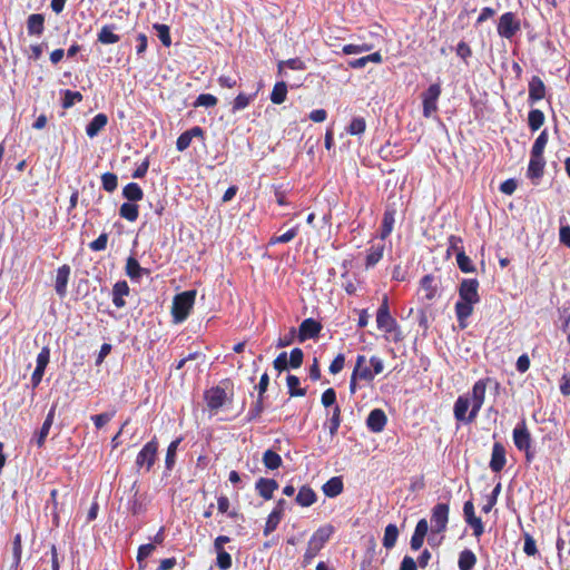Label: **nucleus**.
I'll return each mask as SVG.
<instances>
[{
	"label": "nucleus",
	"instance_id": "obj_13",
	"mask_svg": "<svg viewBox=\"0 0 570 570\" xmlns=\"http://www.w3.org/2000/svg\"><path fill=\"white\" fill-rule=\"evenodd\" d=\"M70 273H71V268L67 264L60 266L57 271V276H56V281H55V291L60 298H63L67 295V285H68Z\"/></svg>",
	"mask_w": 570,
	"mask_h": 570
},
{
	"label": "nucleus",
	"instance_id": "obj_8",
	"mask_svg": "<svg viewBox=\"0 0 570 570\" xmlns=\"http://www.w3.org/2000/svg\"><path fill=\"white\" fill-rule=\"evenodd\" d=\"M376 323L377 327L386 333H391L396 325L395 320L390 314L387 296L383 297L382 304L377 309Z\"/></svg>",
	"mask_w": 570,
	"mask_h": 570
},
{
	"label": "nucleus",
	"instance_id": "obj_7",
	"mask_svg": "<svg viewBox=\"0 0 570 570\" xmlns=\"http://www.w3.org/2000/svg\"><path fill=\"white\" fill-rule=\"evenodd\" d=\"M441 95V86L439 83L431 85L423 94V116L430 118L438 110V100Z\"/></svg>",
	"mask_w": 570,
	"mask_h": 570
},
{
	"label": "nucleus",
	"instance_id": "obj_56",
	"mask_svg": "<svg viewBox=\"0 0 570 570\" xmlns=\"http://www.w3.org/2000/svg\"><path fill=\"white\" fill-rule=\"evenodd\" d=\"M341 424V409L338 405H335L333 409V414L330 420V434L333 436L337 433V430Z\"/></svg>",
	"mask_w": 570,
	"mask_h": 570
},
{
	"label": "nucleus",
	"instance_id": "obj_2",
	"mask_svg": "<svg viewBox=\"0 0 570 570\" xmlns=\"http://www.w3.org/2000/svg\"><path fill=\"white\" fill-rule=\"evenodd\" d=\"M334 533V527L326 524L318 528L311 537L306 551L304 553V563L308 564L322 550L324 544L328 541L331 535Z\"/></svg>",
	"mask_w": 570,
	"mask_h": 570
},
{
	"label": "nucleus",
	"instance_id": "obj_45",
	"mask_svg": "<svg viewBox=\"0 0 570 570\" xmlns=\"http://www.w3.org/2000/svg\"><path fill=\"white\" fill-rule=\"evenodd\" d=\"M547 142H548V132L544 129L537 137V139L532 146L531 154H534V156L543 155Z\"/></svg>",
	"mask_w": 570,
	"mask_h": 570
},
{
	"label": "nucleus",
	"instance_id": "obj_24",
	"mask_svg": "<svg viewBox=\"0 0 570 570\" xmlns=\"http://www.w3.org/2000/svg\"><path fill=\"white\" fill-rule=\"evenodd\" d=\"M295 501L301 507H311L316 501V493L308 485H303L299 489L295 498Z\"/></svg>",
	"mask_w": 570,
	"mask_h": 570
},
{
	"label": "nucleus",
	"instance_id": "obj_12",
	"mask_svg": "<svg viewBox=\"0 0 570 570\" xmlns=\"http://www.w3.org/2000/svg\"><path fill=\"white\" fill-rule=\"evenodd\" d=\"M507 463L505 459V448L502 443L495 442L492 448V454L490 460V469L499 473L503 470L504 465Z\"/></svg>",
	"mask_w": 570,
	"mask_h": 570
},
{
	"label": "nucleus",
	"instance_id": "obj_60",
	"mask_svg": "<svg viewBox=\"0 0 570 570\" xmlns=\"http://www.w3.org/2000/svg\"><path fill=\"white\" fill-rule=\"evenodd\" d=\"M154 550L155 544L153 543L140 546L137 553V561L141 563L146 558H148L154 552ZM140 568H142V564H140Z\"/></svg>",
	"mask_w": 570,
	"mask_h": 570
},
{
	"label": "nucleus",
	"instance_id": "obj_28",
	"mask_svg": "<svg viewBox=\"0 0 570 570\" xmlns=\"http://www.w3.org/2000/svg\"><path fill=\"white\" fill-rule=\"evenodd\" d=\"M122 195L128 202L132 203L141 200L144 191L138 184L129 183L124 187Z\"/></svg>",
	"mask_w": 570,
	"mask_h": 570
},
{
	"label": "nucleus",
	"instance_id": "obj_43",
	"mask_svg": "<svg viewBox=\"0 0 570 570\" xmlns=\"http://www.w3.org/2000/svg\"><path fill=\"white\" fill-rule=\"evenodd\" d=\"M456 263H458L459 268L463 273H473V272H475V267H474L472 261L470 259L469 256L465 255L464 252L458 253V255H456Z\"/></svg>",
	"mask_w": 570,
	"mask_h": 570
},
{
	"label": "nucleus",
	"instance_id": "obj_18",
	"mask_svg": "<svg viewBox=\"0 0 570 570\" xmlns=\"http://www.w3.org/2000/svg\"><path fill=\"white\" fill-rule=\"evenodd\" d=\"M194 137H200L203 138L204 137V130L198 127V126H195L193 127L191 129L189 130H186L184 131L178 138H177V141H176V147L179 151H184L186 150L189 146H190V142H191V139Z\"/></svg>",
	"mask_w": 570,
	"mask_h": 570
},
{
	"label": "nucleus",
	"instance_id": "obj_15",
	"mask_svg": "<svg viewBox=\"0 0 570 570\" xmlns=\"http://www.w3.org/2000/svg\"><path fill=\"white\" fill-rule=\"evenodd\" d=\"M205 400L210 410H218L226 401V392L219 386L212 387L205 393Z\"/></svg>",
	"mask_w": 570,
	"mask_h": 570
},
{
	"label": "nucleus",
	"instance_id": "obj_46",
	"mask_svg": "<svg viewBox=\"0 0 570 570\" xmlns=\"http://www.w3.org/2000/svg\"><path fill=\"white\" fill-rule=\"evenodd\" d=\"M282 520V515H279V511H272L267 518L265 528H264V534L268 535L271 534L279 524Z\"/></svg>",
	"mask_w": 570,
	"mask_h": 570
},
{
	"label": "nucleus",
	"instance_id": "obj_47",
	"mask_svg": "<svg viewBox=\"0 0 570 570\" xmlns=\"http://www.w3.org/2000/svg\"><path fill=\"white\" fill-rule=\"evenodd\" d=\"M366 122L363 117H355L352 119L350 126L347 127V132L350 135H361L365 131Z\"/></svg>",
	"mask_w": 570,
	"mask_h": 570
},
{
	"label": "nucleus",
	"instance_id": "obj_39",
	"mask_svg": "<svg viewBox=\"0 0 570 570\" xmlns=\"http://www.w3.org/2000/svg\"><path fill=\"white\" fill-rule=\"evenodd\" d=\"M544 122V114L539 109L530 110L528 115V125L532 131L538 130Z\"/></svg>",
	"mask_w": 570,
	"mask_h": 570
},
{
	"label": "nucleus",
	"instance_id": "obj_36",
	"mask_svg": "<svg viewBox=\"0 0 570 570\" xmlns=\"http://www.w3.org/2000/svg\"><path fill=\"white\" fill-rule=\"evenodd\" d=\"M138 205L130 202L124 203L119 209L120 217L127 219L128 222H135L138 218Z\"/></svg>",
	"mask_w": 570,
	"mask_h": 570
},
{
	"label": "nucleus",
	"instance_id": "obj_27",
	"mask_svg": "<svg viewBox=\"0 0 570 570\" xmlns=\"http://www.w3.org/2000/svg\"><path fill=\"white\" fill-rule=\"evenodd\" d=\"M476 564V557L472 550L464 549L459 556L458 566L460 570H472Z\"/></svg>",
	"mask_w": 570,
	"mask_h": 570
},
{
	"label": "nucleus",
	"instance_id": "obj_62",
	"mask_svg": "<svg viewBox=\"0 0 570 570\" xmlns=\"http://www.w3.org/2000/svg\"><path fill=\"white\" fill-rule=\"evenodd\" d=\"M108 242V234L102 233L97 239L89 244L90 249L94 252H100L106 249Z\"/></svg>",
	"mask_w": 570,
	"mask_h": 570
},
{
	"label": "nucleus",
	"instance_id": "obj_4",
	"mask_svg": "<svg viewBox=\"0 0 570 570\" xmlns=\"http://www.w3.org/2000/svg\"><path fill=\"white\" fill-rule=\"evenodd\" d=\"M158 451V442L156 438L146 443L142 449L139 451L136 458V466L138 469H145L146 471H150L153 468Z\"/></svg>",
	"mask_w": 570,
	"mask_h": 570
},
{
	"label": "nucleus",
	"instance_id": "obj_42",
	"mask_svg": "<svg viewBox=\"0 0 570 570\" xmlns=\"http://www.w3.org/2000/svg\"><path fill=\"white\" fill-rule=\"evenodd\" d=\"M53 417H55V406H52L49 411V413L47 414V417L41 426V431L40 433L38 434V446L41 445L43 439L48 435V432L52 425V422H53Z\"/></svg>",
	"mask_w": 570,
	"mask_h": 570
},
{
	"label": "nucleus",
	"instance_id": "obj_54",
	"mask_svg": "<svg viewBox=\"0 0 570 570\" xmlns=\"http://www.w3.org/2000/svg\"><path fill=\"white\" fill-rule=\"evenodd\" d=\"M501 492V483H498L492 490L491 494L488 497L487 504L483 505L482 511L484 513H489L492 508L497 504L498 497Z\"/></svg>",
	"mask_w": 570,
	"mask_h": 570
},
{
	"label": "nucleus",
	"instance_id": "obj_41",
	"mask_svg": "<svg viewBox=\"0 0 570 570\" xmlns=\"http://www.w3.org/2000/svg\"><path fill=\"white\" fill-rule=\"evenodd\" d=\"M181 439L174 440L167 448L165 464L167 470H171L175 465L176 461V452L178 449V445L180 444Z\"/></svg>",
	"mask_w": 570,
	"mask_h": 570
},
{
	"label": "nucleus",
	"instance_id": "obj_37",
	"mask_svg": "<svg viewBox=\"0 0 570 570\" xmlns=\"http://www.w3.org/2000/svg\"><path fill=\"white\" fill-rule=\"evenodd\" d=\"M288 394L293 396H304L306 394V389L299 387V379L296 375H287L286 377Z\"/></svg>",
	"mask_w": 570,
	"mask_h": 570
},
{
	"label": "nucleus",
	"instance_id": "obj_52",
	"mask_svg": "<svg viewBox=\"0 0 570 570\" xmlns=\"http://www.w3.org/2000/svg\"><path fill=\"white\" fill-rule=\"evenodd\" d=\"M217 105V98L210 94H202L194 102V107H214Z\"/></svg>",
	"mask_w": 570,
	"mask_h": 570
},
{
	"label": "nucleus",
	"instance_id": "obj_9",
	"mask_svg": "<svg viewBox=\"0 0 570 570\" xmlns=\"http://www.w3.org/2000/svg\"><path fill=\"white\" fill-rule=\"evenodd\" d=\"M432 531L441 533L445 531L449 521V505L446 503H438L432 510Z\"/></svg>",
	"mask_w": 570,
	"mask_h": 570
},
{
	"label": "nucleus",
	"instance_id": "obj_21",
	"mask_svg": "<svg viewBox=\"0 0 570 570\" xmlns=\"http://www.w3.org/2000/svg\"><path fill=\"white\" fill-rule=\"evenodd\" d=\"M129 294L128 284L122 282H117L112 287V303L116 307L121 308L126 305L124 296Z\"/></svg>",
	"mask_w": 570,
	"mask_h": 570
},
{
	"label": "nucleus",
	"instance_id": "obj_25",
	"mask_svg": "<svg viewBox=\"0 0 570 570\" xmlns=\"http://www.w3.org/2000/svg\"><path fill=\"white\" fill-rule=\"evenodd\" d=\"M366 357L364 355H358L356 358V364L353 373L360 379L364 381H372L374 379V373L365 365Z\"/></svg>",
	"mask_w": 570,
	"mask_h": 570
},
{
	"label": "nucleus",
	"instance_id": "obj_29",
	"mask_svg": "<svg viewBox=\"0 0 570 570\" xmlns=\"http://www.w3.org/2000/svg\"><path fill=\"white\" fill-rule=\"evenodd\" d=\"M145 273H147V269L142 268L135 257L130 256L127 258L126 274L131 279H139Z\"/></svg>",
	"mask_w": 570,
	"mask_h": 570
},
{
	"label": "nucleus",
	"instance_id": "obj_30",
	"mask_svg": "<svg viewBox=\"0 0 570 570\" xmlns=\"http://www.w3.org/2000/svg\"><path fill=\"white\" fill-rule=\"evenodd\" d=\"M394 209H386L383 215L382 219V227H381V238L385 239L393 230L394 226Z\"/></svg>",
	"mask_w": 570,
	"mask_h": 570
},
{
	"label": "nucleus",
	"instance_id": "obj_16",
	"mask_svg": "<svg viewBox=\"0 0 570 570\" xmlns=\"http://www.w3.org/2000/svg\"><path fill=\"white\" fill-rule=\"evenodd\" d=\"M277 489L278 483L274 479L259 478L255 483V490L265 500H271L274 491Z\"/></svg>",
	"mask_w": 570,
	"mask_h": 570
},
{
	"label": "nucleus",
	"instance_id": "obj_59",
	"mask_svg": "<svg viewBox=\"0 0 570 570\" xmlns=\"http://www.w3.org/2000/svg\"><path fill=\"white\" fill-rule=\"evenodd\" d=\"M115 415V412H105L101 414L92 415L91 420L95 423L97 429H101L105 424H107Z\"/></svg>",
	"mask_w": 570,
	"mask_h": 570
},
{
	"label": "nucleus",
	"instance_id": "obj_34",
	"mask_svg": "<svg viewBox=\"0 0 570 570\" xmlns=\"http://www.w3.org/2000/svg\"><path fill=\"white\" fill-rule=\"evenodd\" d=\"M286 96L287 85L284 81L276 82L271 94L272 102L275 105H281L286 100Z\"/></svg>",
	"mask_w": 570,
	"mask_h": 570
},
{
	"label": "nucleus",
	"instance_id": "obj_64",
	"mask_svg": "<svg viewBox=\"0 0 570 570\" xmlns=\"http://www.w3.org/2000/svg\"><path fill=\"white\" fill-rule=\"evenodd\" d=\"M559 239L560 243L570 248V226L563 225L562 219L560 220Z\"/></svg>",
	"mask_w": 570,
	"mask_h": 570
},
{
	"label": "nucleus",
	"instance_id": "obj_17",
	"mask_svg": "<svg viewBox=\"0 0 570 570\" xmlns=\"http://www.w3.org/2000/svg\"><path fill=\"white\" fill-rule=\"evenodd\" d=\"M546 96V86L542 79L533 76L529 81V101L531 104L543 99Z\"/></svg>",
	"mask_w": 570,
	"mask_h": 570
},
{
	"label": "nucleus",
	"instance_id": "obj_55",
	"mask_svg": "<svg viewBox=\"0 0 570 570\" xmlns=\"http://www.w3.org/2000/svg\"><path fill=\"white\" fill-rule=\"evenodd\" d=\"M523 538H524V546H523L524 553L529 557L535 556L538 553V549H537L535 540L533 539V537L525 532L523 534Z\"/></svg>",
	"mask_w": 570,
	"mask_h": 570
},
{
	"label": "nucleus",
	"instance_id": "obj_58",
	"mask_svg": "<svg viewBox=\"0 0 570 570\" xmlns=\"http://www.w3.org/2000/svg\"><path fill=\"white\" fill-rule=\"evenodd\" d=\"M304 353L301 348L296 347L292 350L288 364L292 368H298L303 364Z\"/></svg>",
	"mask_w": 570,
	"mask_h": 570
},
{
	"label": "nucleus",
	"instance_id": "obj_31",
	"mask_svg": "<svg viewBox=\"0 0 570 570\" xmlns=\"http://www.w3.org/2000/svg\"><path fill=\"white\" fill-rule=\"evenodd\" d=\"M262 461L265 468L268 470H276L283 463L281 455L273 450H266L263 454Z\"/></svg>",
	"mask_w": 570,
	"mask_h": 570
},
{
	"label": "nucleus",
	"instance_id": "obj_53",
	"mask_svg": "<svg viewBox=\"0 0 570 570\" xmlns=\"http://www.w3.org/2000/svg\"><path fill=\"white\" fill-rule=\"evenodd\" d=\"M462 243L463 240L460 236L451 235L448 238V254L454 253L456 256L458 253L464 252Z\"/></svg>",
	"mask_w": 570,
	"mask_h": 570
},
{
	"label": "nucleus",
	"instance_id": "obj_38",
	"mask_svg": "<svg viewBox=\"0 0 570 570\" xmlns=\"http://www.w3.org/2000/svg\"><path fill=\"white\" fill-rule=\"evenodd\" d=\"M384 245H372L366 255V267H373L383 256Z\"/></svg>",
	"mask_w": 570,
	"mask_h": 570
},
{
	"label": "nucleus",
	"instance_id": "obj_23",
	"mask_svg": "<svg viewBox=\"0 0 570 570\" xmlns=\"http://www.w3.org/2000/svg\"><path fill=\"white\" fill-rule=\"evenodd\" d=\"M343 481L340 476H333L324 483L322 490L328 498H335L343 492Z\"/></svg>",
	"mask_w": 570,
	"mask_h": 570
},
{
	"label": "nucleus",
	"instance_id": "obj_3",
	"mask_svg": "<svg viewBox=\"0 0 570 570\" xmlns=\"http://www.w3.org/2000/svg\"><path fill=\"white\" fill-rule=\"evenodd\" d=\"M196 292L186 291L177 294L173 302L171 313L175 323L185 321L195 303Z\"/></svg>",
	"mask_w": 570,
	"mask_h": 570
},
{
	"label": "nucleus",
	"instance_id": "obj_14",
	"mask_svg": "<svg viewBox=\"0 0 570 570\" xmlns=\"http://www.w3.org/2000/svg\"><path fill=\"white\" fill-rule=\"evenodd\" d=\"M386 422L387 417L384 411L381 409L372 410L366 419L367 428L374 433L382 432L386 425Z\"/></svg>",
	"mask_w": 570,
	"mask_h": 570
},
{
	"label": "nucleus",
	"instance_id": "obj_61",
	"mask_svg": "<svg viewBox=\"0 0 570 570\" xmlns=\"http://www.w3.org/2000/svg\"><path fill=\"white\" fill-rule=\"evenodd\" d=\"M252 100V97L250 96H247L245 94H239L235 99H234V104H233V110L234 111H237V110H242V109H245L249 102Z\"/></svg>",
	"mask_w": 570,
	"mask_h": 570
},
{
	"label": "nucleus",
	"instance_id": "obj_5",
	"mask_svg": "<svg viewBox=\"0 0 570 570\" xmlns=\"http://www.w3.org/2000/svg\"><path fill=\"white\" fill-rule=\"evenodd\" d=\"M520 20L513 12L503 13L498 23V33L500 37L511 39L520 30Z\"/></svg>",
	"mask_w": 570,
	"mask_h": 570
},
{
	"label": "nucleus",
	"instance_id": "obj_26",
	"mask_svg": "<svg viewBox=\"0 0 570 570\" xmlns=\"http://www.w3.org/2000/svg\"><path fill=\"white\" fill-rule=\"evenodd\" d=\"M421 288L424 292V298L428 301H432L436 297L438 294V284L432 275H425L421 279Z\"/></svg>",
	"mask_w": 570,
	"mask_h": 570
},
{
	"label": "nucleus",
	"instance_id": "obj_6",
	"mask_svg": "<svg viewBox=\"0 0 570 570\" xmlns=\"http://www.w3.org/2000/svg\"><path fill=\"white\" fill-rule=\"evenodd\" d=\"M485 391L487 382L484 380H479L478 382L474 383L472 387V393L470 395L472 407L468 417L469 422H472L476 417L480 409L482 407L485 397Z\"/></svg>",
	"mask_w": 570,
	"mask_h": 570
},
{
	"label": "nucleus",
	"instance_id": "obj_22",
	"mask_svg": "<svg viewBox=\"0 0 570 570\" xmlns=\"http://www.w3.org/2000/svg\"><path fill=\"white\" fill-rule=\"evenodd\" d=\"M108 117L105 114H97L86 127V134L94 138L107 125Z\"/></svg>",
	"mask_w": 570,
	"mask_h": 570
},
{
	"label": "nucleus",
	"instance_id": "obj_57",
	"mask_svg": "<svg viewBox=\"0 0 570 570\" xmlns=\"http://www.w3.org/2000/svg\"><path fill=\"white\" fill-rule=\"evenodd\" d=\"M296 235H297V227H294L281 236H273L269 239V245H274L277 243H288V242L293 240L296 237Z\"/></svg>",
	"mask_w": 570,
	"mask_h": 570
},
{
	"label": "nucleus",
	"instance_id": "obj_50",
	"mask_svg": "<svg viewBox=\"0 0 570 570\" xmlns=\"http://www.w3.org/2000/svg\"><path fill=\"white\" fill-rule=\"evenodd\" d=\"M49 362V348L43 347L38 354V383L41 381L45 368Z\"/></svg>",
	"mask_w": 570,
	"mask_h": 570
},
{
	"label": "nucleus",
	"instance_id": "obj_35",
	"mask_svg": "<svg viewBox=\"0 0 570 570\" xmlns=\"http://www.w3.org/2000/svg\"><path fill=\"white\" fill-rule=\"evenodd\" d=\"M397 537H399L397 527L392 523L386 525L385 531H384L383 541H382L383 547L386 549H392L396 543Z\"/></svg>",
	"mask_w": 570,
	"mask_h": 570
},
{
	"label": "nucleus",
	"instance_id": "obj_1",
	"mask_svg": "<svg viewBox=\"0 0 570 570\" xmlns=\"http://www.w3.org/2000/svg\"><path fill=\"white\" fill-rule=\"evenodd\" d=\"M479 282L475 278H464L459 286L460 299L455 303V314L461 327L473 313V306L479 303Z\"/></svg>",
	"mask_w": 570,
	"mask_h": 570
},
{
	"label": "nucleus",
	"instance_id": "obj_11",
	"mask_svg": "<svg viewBox=\"0 0 570 570\" xmlns=\"http://www.w3.org/2000/svg\"><path fill=\"white\" fill-rule=\"evenodd\" d=\"M513 442L518 450H528L531 448V434L527 429L525 422L522 421L513 430Z\"/></svg>",
	"mask_w": 570,
	"mask_h": 570
},
{
	"label": "nucleus",
	"instance_id": "obj_20",
	"mask_svg": "<svg viewBox=\"0 0 570 570\" xmlns=\"http://www.w3.org/2000/svg\"><path fill=\"white\" fill-rule=\"evenodd\" d=\"M470 405L472 406V402L470 400L469 394L460 395L456 399V401L454 403V416L458 421H463V422L470 423L468 421L469 415H466V412H468Z\"/></svg>",
	"mask_w": 570,
	"mask_h": 570
},
{
	"label": "nucleus",
	"instance_id": "obj_44",
	"mask_svg": "<svg viewBox=\"0 0 570 570\" xmlns=\"http://www.w3.org/2000/svg\"><path fill=\"white\" fill-rule=\"evenodd\" d=\"M154 29L157 31V36L165 47L171 45L170 31L167 24L155 23Z\"/></svg>",
	"mask_w": 570,
	"mask_h": 570
},
{
	"label": "nucleus",
	"instance_id": "obj_10",
	"mask_svg": "<svg viewBox=\"0 0 570 570\" xmlns=\"http://www.w3.org/2000/svg\"><path fill=\"white\" fill-rule=\"evenodd\" d=\"M321 330L322 325L320 322L313 318H306L299 325L297 335L298 341L304 342L308 338H315L318 336Z\"/></svg>",
	"mask_w": 570,
	"mask_h": 570
},
{
	"label": "nucleus",
	"instance_id": "obj_32",
	"mask_svg": "<svg viewBox=\"0 0 570 570\" xmlns=\"http://www.w3.org/2000/svg\"><path fill=\"white\" fill-rule=\"evenodd\" d=\"M114 26H104L98 33V41L104 45H114L120 40V37L114 33Z\"/></svg>",
	"mask_w": 570,
	"mask_h": 570
},
{
	"label": "nucleus",
	"instance_id": "obj_33",
	"mask_svg": "<svg viewBox=\"0 0 570 570\" xmlns=\"http://www.w3.org/2000/svg\"><path fill=\"white\" fill-rule=\"evenodd\" d=\"M277 67H278V75L282 77L286 76L285 68H288L292 70H305L306 69L304 61H302L299 58H292L288 60L279 61Z\"/></svg>",
	"mask_w": 570,
	"mask_h": 570
},
{
	"label": "nucleus",
	"instance_id": "obj_48",
	"mask_svg": "<svg viewBox=\"0 0 570 570\" xmlns=\"http://www.w3.org/2000/svg\"><path fill=\"white\" fill-rule=\"evenodd\" d=\"M264 411V397H257L256 402L250 406L246 421L250 422L261 416Z\"/></svg>",
	"mask_w": 570,
	"mask_h": 570
},
{
	"label": "nucleus",
	"instance_id": "obj_19",
	"mask_svg": "<svg viewBox=\"0 0 570 570\" xmlns=\"http://www.w3.org/2000/svg\"><path fill=\"white\" fill-rule=\"evenodd\" d=\"M546 160L543 155L534 156L531 154L528 166V177L531 179H539L542 177L544 171Z\"/></svg>",
	"mask_w": 570,
	"mask_h": 570
},
{
	"label": "nucleus",
	"instance_id": "obj_51",
	"mask_svg": "<svg viewBox=\"0 0 570 570\" xmlns=\"http://www.w3.org/2000/svg\"><path fill=\"white\" fill-rule=\"evenodd\" d=\"M217 559L216 564L220 570H228L232 567V557L230 554L225 550H218L216 551Z\"/></svg>",
	"mask_w": 570,
	"mask_h": 570
},
{
	"label": "nucleus",
	"instance_id": "obj_49",
	"mask_svg": "<svg viewBox=\"0 0 570 570\" xmlns=\"http://www.w3.org/2000/svg\"><path fill=\"white\" fill-rule=\"evenodd\" d=\"M101 183H102V187L108 193H112L116 190L117 188V184H118V178L115 174L112 173H105L102 176H101Z\"/></svg>",
	"mask_w": 570,
	"mask_h": 570
},
{
	"label": "nucleus",
	"instance_id": "obj_63",
	"mask_svg": "<svg viewBox=\"0 0 570 570\" xmlns=\"http://www.w3.org/2000/svg\"><path fill=\"white\" fill-rule=\"evenodd\" d=\"M335 403H336V393H335L334 389L330 387V389L325 390L322 394V404L325 407H330V406L335 405Z\"/></svg>",
	"mask_w": 570,
	"mask_h": 570
},
{
	"label": "nucleus",
	"instance_id": "obj_40",
	"mask_svg": "<svg viewBox=\"0 0 570 570\" xmlns=\"http://www.w3.org/2000/svg\"><path fill=\"white\" fill-rule=\"evenodd\" d=\"M82 98L83 97L81 92L67 89L63 91L61 106L63 109H68L72 107L76 102H80Z\"/></svg>",
	"mask_w": 570,
	"mask_h": 570
}]
</instances>
